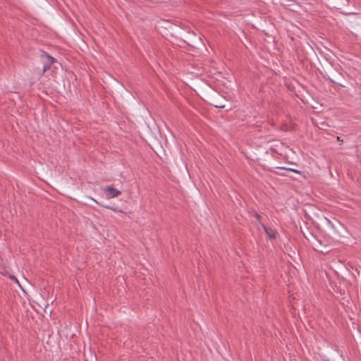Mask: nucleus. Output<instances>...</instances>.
<instances>
[{
	"mask_svg": "<svg viewBox=\"0 0 361 361\" xmlns=\"http://www.w3.org/2000/svg\"><path fill=\"white\" fill-rule=\"evenodd\" d=\"M40 57L43 60L42 73H44L51 68V66L55 61V59L44 51H41Z\"/></svg>",
	"mask_w": 361,
	"mask_h": 361,
	"instance_id": "1",
	"label": "nucleus"
},
{
	"mask_svg": "<svg viewBox=\"0 0 361 361\" xmlns=\"http://www.w3.org/2000/svg\"><path fill=\"white\" fill-rule=\"evenodd\" d=\"M261 226H262L263 230L264 231L267 236L269 239L273 240L276 238L277 231L274 228L268 227V226H265L264 224H261Z\"/></svg>",
	"mask_w": 361,
	"mask_h": 361,
	"instance_id": "2",
	"label": "nucleus"
},
{
	"mask_svg": "<svg viewBox=\"0 0 361 361\" xmlns=\"http://www.w3.org/2000/svg\"><path fill=\"white\" fill-rule=\"evenodd\" d=\"M105 192H107L106 197L107 198H113L121 195V192L118 190L117 189L108 186L104 189Z\"/></svg>",
	"mask_w": 361,
	"mask_h": 361,
	"instance_id": "3",
	"label": "nucleus"
},
{
	"mask_svg": "<svg viewBox=\"0 0 361 361\" xmlns=\"http://www.w3.org/2000/svg\"><path fill=\"white\" fill-rule=\"evenodd\" d=\"M212 106H214L216 108L219 109H224L225 108V105L224 104V102L222 101L218 100V99H213L212 102L211 103Z\"/></svg>",
	"mask_w": 361,
	"mask_h": 361,
	"instance_id": "4",
	"label": "nucleus"
},
{
	"mask_svg": "<svg viewBox=\"0 0 361 361\" xmlns=\"http://www.w3.org/2000/svg\"><path fill=\"white\" fill-rule=\"evenodd\" d=\"M276 169L286 171H292V172L300 174V171L298 170H296V169H293L286 168V167H276Z\"/></svg>",
	"mask_w": 361,
	"mask_h": 361,
	"instance_id": "5",
	"label": "nucleus"
},
{
	"mask_svg": "<svg viewBox=\"0 0 361 361\" xmlns=\"http://www.w3.org/2000/svg\"><path fill=\"white\" fill-rule=\"evenodd\" d=\"M254 216L256 218V219L260 223V224H262L261 223V219H262V216L260 214H259L257 212H254Z\"/></svg>",
	"mask_w": 361,
	"mask_h": 361,
	"instance_id": "6",
	"label": "nucleus"
},
{
	"mask_svg": "<svg viewBox=\"0 0 361 361\" xmlns=\"http://www.w3.org/2000/svg\"><path fill=\"white\" fill-rule=\"evenodd\" d=\"M104 207H105V208H106V209H111V210H113V211H116V209H115V208H113V207H110V206H104Z\"/></svg>",
	"mask_w": 361,
	"mask_h": 361,
	"instance_id": "7",
	"label": "nucleus"
},
{
	"mask_svg": "<svg viewBox=\"0 0 361 361\" xmlns=\"http://www.w3.org/2000/svg\"><path fill=\"white\" fill-rule=\"evenodd\" d=\"M11 279L14 280L16 282L18 283L17 279L14 276H10Z\"/></svg>",
	"mask_w": 361,
	"mask_h": 361,
	"instance_id": "8",
	"label": "nucleus"
},
{
	"mask_svg": "<svg viewBox=\"0 0 361 361\" xmlns=\"http://www.w3.org/2000/svg\"><path fill=\"white\" fill-rule=\"evenodd\" d=\"M276 173L277 174H279V175H281V176H284L285 175V173H280V172H276Z\"/></svg>",
	"mask_w": 361,
	"mask_h": 361,
	"instance_id": "9",
	"label": "nucleus"
},
{
	"mask_svg": "<svg viewBox=\"0 0 361 361\" xmlns=\"http://www.w3.org/2000/svg\"><path fill=\"white\" fill-rule=\"evenodd\" d=\"M94 202H96L98 204H100L97 200H95L94 198H91Z\"/></svg>",
	"mask_w": 361,
	"mask_h": 361,
	"instance_id": "10",
	"label": "nucleus"
},
{
	"mask_svg": "<svg viewBox=\"0 0 361 361\" xmlns=\"http://www.w3.org/2000/svg\"><path fill=\"white\" fill-rule=\"evenodd\" d=\"M337 140H338V141H341V139H340V137H337Z\"/></svg>",
	"mask_w": 361,
	"mask_h": 361,
	"instance_id": "11",
	"label": "nucleus"
}]
</instances>
